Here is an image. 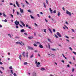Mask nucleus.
Here are the masks:
<instances>
[{
    "instance_id": "obj_1",
    "label": "nucleus",
    "mask_w": 76,
    "mask_h": 76,
    "mask_svg": "<svg viewBox=\"0 0 76 76\" xmlns=\"http://www.w3.org/2000/svg\"><path fill=\"white\" fill-rule=\"evenodd\" d=\"M66 13L67 14V15H69L70 16L71 15H72V14H71V12H69L67 10H66Z\"/></svg>"
},
{
    "instance_id": "obj_2",
    "label": "nucleus",
    "mask_w": 76,
    "mask_h": 76,
    "mask_svg": "<svg viewBox=\"0 0 76 76\" xmlns=\"http://www.w3.org/2000/svg\"><path fill=\"white\" fill-rule=\"evenodd\" d=\"M15 23L16 25H18L19 24V21H18L17 20H16L15 22Z\"/></svg>"
},
{
    "instance_id": "obj_3",
    "label": "nucleus",
    "mask_w": 76,
    "mask_h": 76,
    "mask_svg": "<svg viewBox=\"0 0 76 76\" xmlns=\"http://www.w3.org/2000/svg\"><path fill=\"white\" fill-rule=\"evenodd\" d=\"M56 34L58 35V37H61V34H60V33H59V32H57L56 33Z\"/></svg>"
},
{
    "instance_id": "obj_4",
    "label": "nucleus",
    "mask_w": 76,
    "mask_h": 76,
    "mask_svg": "<svg viewBox=\"0 0 76 76\" xmlns=\"http://www.w3.org/2000/svg\"><path fill=\"white\" fill-rule=\"evenodd\" d=\"M22 55L23 56V57H25V52H23V53H22Z\"/></svg>"
},
{
    "instance_id": "obj_5",
    "label": "nucleus",
    "mask_w": 76,
    "mask_h": 76,
    "mask_svg": "<svg viewBox=\"0 0 76 76\" xmlns=\"http://www.w3.org/2000/svg\"><path fill=\"white\" fill-rule=\"evenodd\" d=\"M15 43L16 44H20V45H22V43H20L19 42H16Z\"/></svg>"
},
{
    "instance_id": "obj_6",
    "label": "nucleus",
    "mask_w": 76,
    "mask_h": 76,
    "mask_svg": "<svg viewBox=\"0 0 76 76\" xmlns=\"http://www.w3.org/2000/svg\"><path fill=\"white\" fill-rule=\"evenodd\" d=\"M19 58L20 60L21 61V59L22 58V55L20 54L19 55Z\"/></svg>"
},
{
    "instance_id": "obj_7",
    "label": "nucleus",
    "mask_w": 76,
    "mask_h": 76,
    "mask_svg": "<svg viewBox=\"0 0 76 76\" xmlns=\"http://www.w3.org/2000/svg\"><path fill=\"white\" fill-rule=\"evenodd\" d=\"M39 47L40 48H43V46H42V45L41 44H40L39 45Z\"/></svg>"
},
{
    "instance_id": "obj_8",
    "label": "nucleus",
    "mask_w": 76,
    "mask_h": 76,
    "mask_svg": "<svg viewBox=\"0 0 76 76\" xmlns=\"http://www.w3.org/2000/svg\"><path fill=\"white\" fill-rule=\"evenodd\" d=\"M20 12L21 13H22L23 12V10L21 8H20Z\"/></svg>"
},
{
    "instance_id": "obj_9",
    "label": "nucleus",
    "mask_w": 76,
    "mask_h": 76,
    "mask_svg": "<svg viewBox=\"0 0 76 76\" xmlns=\"http://www.w3.org/2000/svg\"><path fill=\"white\" fill-rule=\"evenodd\" d=\"M21 23L23 26H25V24L22 21H21Z\"/></svg>"
},
{
    "instance_id": "obj_10",
    "label": "nucleus",
    "mask_w": 76,
    "mask_h": 76,
    "mask_svg": "<svg viewBox=\"0 0 76 76\" xmlns=\"http://www.w3.org/2000/svg\"><path fill=\"white\" fill-rule=\"evenodd\" d=\"M16 3L17 6L18 7H19V4L18 3V1H16Z\"/></svg>"
},
{
    "instance_id": "obj_11",
    "label": "nucleus",
    "mask_w": 76,
    "mask_h": 76,
    "mask_svg": "<svg viewBox=\"0 0 76 76\" xmlns=\"http://www.w3.org/2000/svg\"><path fill=\"white\" fill-rule=\"evenodd\" d=\"M48 31L50 32V33H51V34H53L52 31H51V30L50 28H49L48 29Z\"/></svg>"
},
{
    "instance_id": "obj_12",
    "label": "nucleus",
    "mask_w": 76,
    "mask_h": 76,
    "mask_svg": "<svg viewBox=\"0 0 76 76\" xmlns=\"http://www.w3.org/2000/svg\"><path fill=\"white\" fill-rule=\"evenodd\" d=\"M33 76H36V73H35V72H33Z\"/></svg>"
},
{
    "instance_id": "obj_13",
    "label": "nucleus",
    "mask_w": 76,
    "mask_h": 76,
    "mask_svg": "<svg viewBox=\"0 0 76 76\" xmlns=\"http://www.w3.org/2000/svg\"><path fill=\"white\" fill-rule=\"evenodd\" d=\"M2 14L4 17H6V15H5V14H4V12Z\"/></svg>"
},
{
    "instance_id": "obj_14",
    "label": "nucleus",
    "mask_w": 76,
    "mask_h": 76,
    "mask_svg": "<svg viewBox=\"0 0 76 76\" xmlns=\"http://www.w3.org/2000/svg\"><path fill=\"white\" fill-rule=\"evenodd\" d=\"M21 32H24L25 30H24L23 29H22L21 30Z\"/></svg>"
},
{
    "instance_id": "obj_15",
    "label": "nucleus",
    "mask_w": 76,
    "mask_h": 76,
    "mask_svg": "<svg viewBox=\"0 0 76 76\" xmlns=\"http://www.w3.org/2000/svg\"><path fill=\"white\" fill-rule=\"evenodd\" d=\"M51 20L53 21H52L53 23H54V22H56V21L55 20H54L53 18L51 19Z\"/></svg>"
},
{
    "instance_id": "obj_16",
    "label": "nucleus",
    "mask_w": 76,
    "mask_h": 76,
    "mask_svg": "<svg viewBox=\"0 0 76 76\" xmlns=\"http://www.w3.org/2000/svg\"><path fill=\"white\" fill-rule=\"evenodd\" d=\"M48 45L49 49H50V43H48Z\"/></svg>"
},
{
    "instance_id": "obj_17",
    "label": "nucleus",
    "mask_w": 76,
    "mask_h": 76,
    "mask_svg": "<svg viewBox=\"0 0 76 76\" xmlns=\"http://www.w3.org/2000/svg\"><path fill=\"white\" fill-rule=\"evenodd\" d=\"M41 70L43 71V70H45V68H42L41 69Z\"/></svg>"
},
{
    "instance_id": "obj_18",
    "label": "nucleus",
    "mask_w": 76,
    "mask_h": 76,
    "mask_svg": "<svg viewBox=\"0 0 76 76\" xmlns=\"http://www.w3.org/2000/svg\"><path fill=\"white\" fill-rule=\"evenodd\" d=\"M28 48L30 50H33V48L32 47H29Z\"/></svg>"
},
{
    "instance_id": "obj_19",
    "label": "nucleus",
    "mask_w": 76,
    "mask_h": 76,
    "mask_svg": "<svg viewBox=\"0 0 76 76\" xmlns=\"http://www.w3.org/2000/svg\"><path fill=\"white\" fill-rule=\"evenodd\" d=\"M62 56H63V57H64V58H65V59H67V58H66V57H65L64 56V55L63 54H62Z\"/></svg>"
},
{
    "instance_id": "obj_20",
    "label": "nucleus",
    "mask_w": 76,
    "mask_h": 76,
    "mask_svg": "<svg viewBox=\"0 0 76 76\" xmlns=\"http://www.w3.org/2000/svg\"><path fill=\"white\" fill-rule=\"evenodd\" d=\"M26 56L28 58V53L27 52L26 53Z\"/></svg>"
},
{
    "instance_id": "obj_21",
    "label": "nucleus",
    "mask_w": 76,
    "mask_h": 76,
    "mask_svg": "<svg viewBox=\"0 0 76 76\" xmlns=\"http://www.w3.org/2000/svg\"><path fill=\"white\" fill-rule=\"evenodd\" d=\"M21 4H23V7H25V4H24L23 3H21Z\"/></svg>"
},
{
    "instance_id": "obj_22",
    "label": "nucleus",
    "mask_w": 76,
    "mask_h": 76,
    "mask_svg": "<svg viewBox=\"0 0 76 76\" xmlns=\"http://www.w3.org/2000/svg\"><path fill=\"white\" fill-rule=\"evenodd\" d=\"M32 38H33V37H28V38H29V39H32Z\"/></svg>"
},
{
    "instance_id": "obj_23",
    "label": "nucleus",
    "mask_w": 76,
    "mask_h": 76,
    "mask_svg": "<svg viewBox=\"0 0 76 76\" xmlns=\"http://www.w3.org/2000/svg\"><path fill=\"white\" fill-rule=\"evenodd\" d=\"M43 4L44 5V7H45V8H46V5H45V3H44Z\"/></svg>"
},
{
    "instance_id": "obj_24",
    "label": "nucleus",
    "mask_w": 76,
    "mask_h": 76,
    "mask_svg": "<svg viewBox=\"0 0 76 76\" xmlns=\"http://www.w3.org/2000/svg\"><path fill=\"white\" fill-rule=\"evenodd\" d=\"M30 16L31 18H32V19H34V18L31 15H30Z\"/></svg>"
},
{
    "instance_id": "obj_25",
    "label": "nucleus",
    "mask_w": 76,
    "mask_h": 76,
    "mask_svg": "<svg viewBox=\"0 0 76 76\" xmlns=\"http://www.w3.org/2000/svg\"><path fill=\"white\" fill-rule=\"evenodd\" d=\"M30 58H32V57H34V55L32 54L30 57Z\"/></svg>"
},
{
    "instance_id": "obj_26",
    "label": "nucleus",
    "mask_w": 76,
    "mask_h": 76,
    "mask_svg": "<svg viewBox=\"0 0 76 76\" xmlns=\"http://www.w3.org/2000/svg\"><path fill=\"white\" fill-rule=\"evenodd\" d=\"M26 64H28V63L26 62L24 63V65H26Z\"/></svg>"
},
{
    "instance_id": "obj_27",
    "label": "nucleus",
    "mask_w": 76,
    "mask_h": 76,
    "mask_svg": "<svg viewBox=\"0 0 76 76\" xmlns=\"http://www.w3.org/2000/svg\"><path fill=\"white\" fill-rule=\"evenodd\" d=\"M34 46H35V47H37V44L35 43H34Z\"/></svg>"
},
{
    "instance_id": "obj_28",
    "label": "nucleus",
    "mask_w": 76,
    "mask_h": 76,
    "mask_svg": "<svg viewBox=\"0 0 76 76\" xmlns=\"http://www.w3.org/2000/svg\"><path fill=\"white\" fill-rule=\"evenodd\" d=\"M55 37H56V38H58V37L57 36L56 34L55 35Z\"/></svg>"
},
{
    "instance_id": "obj_29",
    "label": "nucleus",
    "mask_w": 76,
    "mask_h": 76,
    "mask_svg": "<svg viewBox=\"0 0 76 76\" xmlns=\"http://www.w3.org/2000/svg\"><path fill=\"white\" fill-rule=\"evenodd\" d=\"M13 75L14 76H17V75H16V73H14L13 74Z\"/></svg>"
},
{
    "instance_id": "obj_30",
    "label": "nucleus",
    "mask_w": 76,
    "mask_h": 76,
    "mask_svg": "<svg viewBox=\"0 0 76 76\" xmlns=\"http://www.w3.org/2000/svg\"><path fill=\"white\" fill-rule=\"evenodd\" d=\"M8 35H9L10 37V38H12V36L10 35V34H8Z\"/></svg>"
},
{
    "instance_id": "obj_31",
    "label": "nucleus",
    "mask_w": 76,
    "mask_h": 76,
    "mask_svg": "<svg viewBox=\"0 0 76 76\" xmlns=\"http://www.w3.org/2000/svg\"><path fill=\"white\" fill-rule=\"evenodd\" d=\"M71 30L72 31V32H75V30H74V29H72Z\"/></svg>"
},
{
    "instance_id": "obj_32",
    "label": "nucleus",
    "mask_w": 76,
    "mask_h": 76,
    "mask_svg": "<svg viewBox=\"0 0 76 76\" xmlns=\"http://www.w3.org/2000/svg\"><path fill=\"white\" fill-rule=\"evenodd\" d=\"M58 16H60V12H58Z\"/></svg>"
},
{
    "instance_id": "obj_33",
    "label": "nucleus",
    "mask_w": 76,
    "mask_h": 76,
    "mask_svg": "<svg viewBox=\"0 0 76 76\" xmlns=\"http://www.w3.org/2000/svg\"><path fill=\"white\" fill-rule=\"evenodd\" d=\"M48 41H49V42H51V40L50 39H48Z\"/></svg>"
},
{
    "instance_id": "obj_34",
    "label": "nucleus",
    "mask_w": 76,
    "mask_h": 76,
    "mask_svg": "<svg viewBox=\"0 0 76 76\" xmlns=\"http://www.w3.org/2000/svg\"><path fill=\"white\" fill-rule=\"evenodd\" d=\"M26 1V3H27V4H29V3L28 2V1Z\"/></svg>"
},
{
    "instance_id": "obj_35",
    "label": "nucleus",
    "mask_w": 76,
    "mask_h": 76,
    "mask_svg": "<svg viewBox=\"0 0 76 76\" xmlns=\"http://www.w3.org/2000/svg\"><path fill=\"white\" fill-rule=\"evenodd\" d=\"M37 16H38V17H39V18H40V16H39V14H37Z\"/></svg>"
},
{
    "instance_id": "obj_36",
    "label": "nucleus",
    "mask_w": 76,
    "mask_h": 76,
    "mask_svg": "<svg viewBox=\"0 0 76 76\" xmlns=\"http://www.w3.org/2000/svg\"><path fill=\"white\" fill-rule=\"evenodd\" d=\"M17 14L18 15H19V12H18V11L17 12Z\"/></svg>"
},
{
    "instance_id": "obj_37",
    "label": "nucleus",
    "mask_w": 76,
    "mask_h": 76,
    "mask_svg": "<svg viewBox=\"0 0 76 76\" xmlns=\"http://www.w3.org/2000/svg\"><path fill=\"white\" fill-rule=\"evenodd\" d=\"M12 69V66H10V69Z\"/></svg>"
},
{
    "instance_id": "obj_38",
    "label": "nucleus",
    "mask_w": 76,
    "mask_h": 76,
    "mask_svg": "<svg viewBox=\"0 0 76 76\" xmlns=\"http://www.w3.org/2000/svg\"><path fill=\"white\" fill-rule=\"evenodd\" d=\"M46 30H47V29H44V31L45 32V33H46Z\"/></svg>"
},
{
    "instance_id": "obj_39",
    "label": "nucleus",
    "mask_w": 76,
    "mask_h": 76,
    "mask_svg": "<svg viewBox=\"0 0 76 76\" xmlns=\"http://www.w3.org/2000/svg\"><path fill=\"white\" fill-rule=\"evenodd\" d=\"M67 67H70V65L69 64H68L67 65Z\"/></svg>"
},
{
    "instance_id": "obj_40",
    "label": "nucleus",
    "mask_w": 76,
    "mask_h": 76,
    "mask_svg": "<svg viewBox=\"0 0 76 76\" xmlns=\"http://www.w3.org/2000/svg\"><path fill=\"white\" fill-rule=\"evenodd\" d=\"M28 12H30V13H31V10H28Z\"/></svg>"
},
{
    "instance_id": "obj_41",
    "label": "nucleus",
    "mask_w": 76,
    "mask_h": 76,
    "mask_svg": "<svg viewBox=\"0 0 76 76\" xmlns=\"http://www.w3.org/2000/svg\"><path fill=\"white\" fill-rule=\"evenodd\" d=\"M46 3L48 4V1L47 0H46Z\"/></svg>"
},
{
    "instance_id": "obj_42",
    "label": "nucleus",
    "mask_w": 76,
    "mask_h": 76,
    "mask_svg": "<svg viewBox=\"0 0 76 76\" xmlns=\"http://www.w3.org/2000/svg\"><path fill=\"white\" fill-rule=\"evenodd\" d=\"M11 73H12V74H13V70H11Z\"/></svg>"
},
{
    "instance_id": "obj_43",
    "label": "nucleus",
    "mask_w": 76,
    "mask_h": 76,
    "mask_svg": "<svg viewBox=\"0 0 76 76\" xmlns=\"http://www.w3.org/2000/svg\"><path fill=\"white\" fill-rule=\"evenodd\" d=\"M75 70V69L74 68H72V72H74V71Z\"/></svg>"
},
{
    "instance_id": "obj_44",
    "label": "nucleus",
    "mask_w": 76,
    "mask_h": 76,
    "mask_svg": "<svg viewBox=\"0 0 76 76\" xmlns=\"http://www.w3.org/2000/svg\"><path fill=\"white\" fill-rule=\"evenodd\" d=\"M65 37L66 38H67L68 39H69V37H67V36H66Z\"/></svg>"
},
{
    "instance_id": "obj_45",
    "label": "nucleus",
    "mask_w": 76,
    "mask_h": 76,
    "mask_svg": "<svg viewBox=\"0 0 76 76\" xmlns=\"http://www.w3.org/2000/svg\"><path fill=\"white\" fill-rule=\"evenodd\" d=\"M53 13H56V10H54L53 11Z\"/></svg>"
},
{
    "instance_id": "obj_46",
    "label": "nucleus",
    "mask_w": 76,
    "mask_h": 76,
    "mask_svg": "<svg viewBox=\"0 0 76 76\" xmlns=\"http://www.w3.org/2000/svg\"><path fill=\"white\" fill-rule=\"evenodd\" d=\"M72 53H74V54H75V55H76V52H73Z\"/></svg>"
},
{
    "instance_id": "obj_47",
    "label": "nucleus",
    "mask_w": 76,
    "mask_h": 76,
    "mask_svg": "<svg viewBox=\"0 0 76 76\" xmlns=\"http://www.w3.org/2000/svg\"><path fill=\"white\" fill-rule=\"evenodd\" d=\"M1 68H2V69H3V70H4V67L1 66Z\"/></svg>"
},
{
    "instance_id": "obj_48",
    "label": "nucleus",
    "mask_w": 76,
    "mask_h": 76,
    "mask_svg": "<svg viewBox=\"0 0 76 76\" xmlns=\"http://www.w3.org/2000/svg\"><path fill=\"white\" fill-rule=\"evenodd\" d=\"M7 20L6 19H5L4 20V22H7Z\"/></svg>"
},
{
    "instance_id": "obj_49",
    "label": "nucleus",
    "mask_w": 76,
    "mask_h": 76,
    "mask_svg": "<svg viewBox=\"0 0 76 76\" xmlns=\"http://www.w3.org/2000/svg\"><path fill=\"white\" fill-rule=\"evenodd\" d=\"M0 64H1V65H2V64H3V63L0 61Z\"/></svg>"
},
{
    "instance_id": "obj_50",
    "label": "nucleus",
    "mask_w": 76,
    "mask_h": 76,
    "mask_svg": "<svg viewBox=\"0 0 76 76\" xmlns=\"http://www.w3.org/2000/svg\"><path fill=\"white\" fill-rule=\"evenodd\" d=\"M10 16L12 17V18H13V15L12 14H10Z\"/></svg>"
},
{
    "instance_id": "obj_51",
    "label": "nucleus",
    "mask_w": 76,
    "mask_h": 76,
    "mask_svg": "<svg viewBox=\"0 0 76 76\" xmlns=\"http://www.w3.org/2000/svg\"><path fill=\"white\" fill-rule=\"evenodd\" d=\"M36 66H37V67H39V65L37 64Z\"/></svg>"
},
{
    "instance_id": "obj_52",
    "label": "nucleus",
    "mask_w": 76,
    "mask_h": 76,
    "mask_svg": "<svg viewBox=\"0 0 76 76\" xmlns=\"http://www.w3.org/2000/svg\"><path fill=\"white\" fill-rule=\"evenodd\" d=\"M37 64H38V65H39V64H40V63L38 62L37 63Z\"/></svg>"
},
{
    "instance_id": "obj_53",
    "label": "nucleus",
    "mask_w": 76,
    "mask_h": 76,
    "mask_svg": "<svg viewBox=\"0 0 76 76\" xmlns=\"http://www.w3.org/2000/svg\"><path fill=\"white\" fill-rule=\"evenodd\" d=\"M50 10V12H52V10H51V8H50L49 9Z\"/></svg>"
},
{
    "instance_id": "obj_54",
    "label": "nucleus",
    "mask_w": 76,
    "mask_h": 76,
    "mask_svg": "<svg viewBox=\"0 0 76 76\" xmlns=\"http://www.w3.org/2000/svg\"><path fill=\"white\" fill-rule=\"evenodd\" d=\"M65 23H66V24H67V25H68V24H69V23H68L67 21H66L65 22Z\"/></svg>"
},
{
    "instance_id": "obj_55",
    "label": "nucleus",
    "mask_w": 76,
    "mask_h": 76,
    "mask_svg": "<svg viewBox=\"0 0 76 76\" xmlns=\"http://www.w3.org/2000/svg\"><path fill=\"white\" fill-rule=\"evenodd\" d=\"M62 9H63V10H64V11H65V10L64 9V7H63L62 8Z\"/></svg>"
},
{
    "instance_id": "obj_56",
    "label": "nucleus",
    "mask_w": 76,
    "mask_h": 76,
    "mask_svg": "<svg viewBox=\"0 0 76 76\" xmlns=\"http://www.w3.org/2000/svg\"><path fill=\"white\" fill-rule=\"evenodd\" d=\"M61 62H62V63H64V60H62L61 61Z\"/></svg>"
},
{
    "instance_id": "obj_57",
    "label": "nucleus",
    "mask_w": 76,
    "mask_h": 76,
    "mask_svg": "<svg viewBox=\"0 0 76 76\" xmlns=\"http://www.w3.org/2000/svg\"><path fill=\"white\" fill-rule=\"evenodd\" d=\"M53 31L54 32H56V30L54 29H53Z\"/></svg>"
},
{
    "instance_id": "obj_58",
    "label": "nucleus",
    "mask_w": 76,
    "mask_h": 76,
    "mask_svg": "<svg viewBox=\"0 0 76 76\" xmlns=\"http://www.w3.org/2000/svg\"><path fill=\"white\" fill-rule=\"evenodd\" d=\"M66 41H68V42H69V41H70V40H69L68 39H66Z\"/></svg>"
},
{
    "instance_id": "obj_59",
    "label": "nucleus",
    "mask_w": 76,
    "mask_h": 76,
    "mask_svg": "<svg viewBox=\"0 0 76 76\" xmlns=\"http://www.w3.org/2000/svg\"><path fill=\"white\" fill-rule=\"evenodd\" d=\"M72 58L73 60H75V58H74V57L73 56Z\"/></svg>"
},
{
    "instance_id": "obj_60",
    "label": "nucleus",
    "mask_w": 76,
    "mask_h": 76,
    "mask_svg": "<svg viewBox=\"0 0 76 76\" xmlns=\"http://www.w3.org/2000/svg\"><path fill=\"white\" fill-rule=\"evenodd\" d=\"M34 25H35V26H38V25H37V24L36 23H35Z\"/></svg>"
},
{
    "instance_id": "obj_61",
    "label": "nucleus",
    "mask_w": 76,
    "mask_h": 76,
    "mask_svg": "<svg viewBox=\"0 0 76 76\" xmlns=\"http://www.w3.org/2000/svg\"><path fill=\"white\" fill-rule=\"evenodd\" d=\"M24 34L25 35H27V33H24Z\"/></svg>"
},
{
    "instance_id": "obj_62",
    "label": "nucleus",
    "mask_w": 76,
    "mask_h": 76,
    "mask_svg": "<svg viewBox=\"0 0 76 76\" xmlns=\"http://www.w3.org/2000/svg\"><path fill=\"white\" fill-rule=\"evenodd\" d=\"M52 50H53V51H55V50H56V49H52Z\"/></svg>"
},
{
    "instance_id": "obj_63",
    "label": "nucleus",
    "mask_w": 76,
    "mask_h": 76,
    "mask_svg": "<svg viewBox=\"0 0 76 76\" xmlns=\"http://www.w3.org/2000/svg\"><path fill=\"white\" fill-rule=\"evenodd\" d=\"M10 5H13V3H10Z\"/></svg>"
},
{
    "instance_id": "obj_64",
    "label": "nucleus",
    "mask_w": 76,
    "mask_h": 76,
    "mask_svg": "<svg viewBox=\"0 0 76 76\" xmlns=\"http://www.w3.org/2000/svg\"><path fill=\"white\" fill-rule=\"evenodd\" d=\"M26 27H28V25L27 24L26 25Z\"/></svg>"
}]
</instances>
